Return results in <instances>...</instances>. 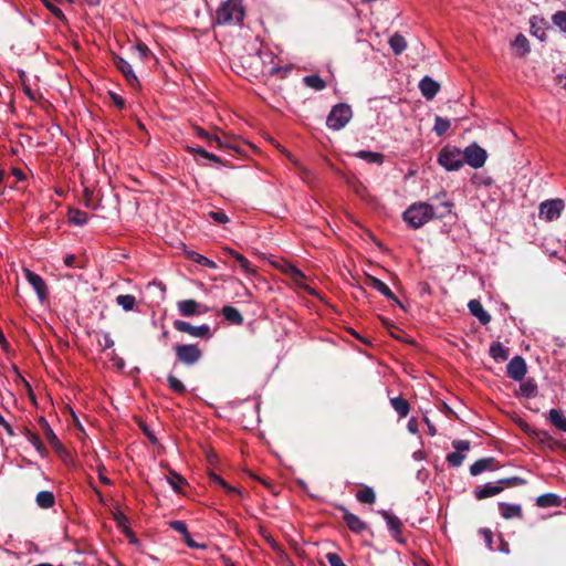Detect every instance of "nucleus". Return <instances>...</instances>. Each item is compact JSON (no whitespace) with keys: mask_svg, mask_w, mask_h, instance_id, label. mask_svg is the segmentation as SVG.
I'll return each instance as SVG.
<instances>
[{"mask_svg":"<svg viewBox=\"0 0 566 566\" xmlns=\"http://www.w3.org/2000/svg\"><path fill=\"white\" fill-rule=\"evenodd\" d=\"M452 203L443 201L438 206L426 202H417L411 205L403 212V220L413 229L421 228L433 218H443L451 213Z\"/></svg>","mask_w":566,"mask_h":566,"instance_id":"f257e3e1","label":"nucleus"},{"mask_svg":"<svg viewBox=\"0 0 566 566\" xmlns=\"http://www.w3.org/2000/svg\"><path fill=\"white\" fill-rule=\"evenodd\" d=\"M244 7L242 0H226L216 12L218 24H235L242 22Z\"/></svg>","mask_w":566,"mask_h":566,"instance_id":"f03ea898","label":"nucleus"},{"mask_svg":"<svg viewBox=\"0 0 566 566\" xmlns=\"http://www.w3.org/2000/svg\"><path fill=\"white\" fill-rule=\"evenodd\" d=\"M438 163L448 171L459 170L464 165L462 150L447 145L439 151Z\"/></svg>","mask_w":566,"mask_h":566,"instance_id":"7ed1b4c3","label":"nucleus"},{"mask_svg":"<svg viewBox=\"0 0 566 566\" xmlns=\"http://www.w3.org/2000/svg\"><path fill=\"white\" fill-rule=\"evenodd\" d=\"M352 116L353 112L349 105L337 104L329 112L326 119V125L331 129L339 130L347 125Z\"/></svg>","mask_w":566,"mask_h":566,"instance_id":"20e7f679","label":"nucleus"},{"mask_svg":"<svg viewBox=\"0 0 566 566\" xmlns=\"http://www.w3.org/2000/svg\"><path fill=\"white\" fill-rule=\"evenodd\" d=\"M463 164L469 165L474 169H479L484 166L488 159V153L485 149L480 147L476 143L470 144L462 150Z\"/></svg>","mask_w":566,"mask_h":566,"instance_id":"39448f33","label":"nucleus"},{"mask_svg":"<svg viewBox=\"0 0 566 566\" xmlns=\"http://www.w3.org/2000/svg\"><path fill=\"white\" fill-rule=\"evenodd\" d=\"M564 209L565 202L563 199L545 200L538 207V216L541 219L552 222L560 217Z\"/></svg>","mask_w":566,"mask_h":566,"instance_id":"423d86ee","label":"nucleus"},{"mask_svg":"<svg viewBox=\"0 0 566 566\" xmlns=\"http://www.w3.org/2000/svg\"><path fill=\"white\" fill-rule=\"evenodd\" d=\"M175 353L177 359L187 366L195 365L202 357V350L196 344H178L175 346Z\"/></svg>","mask_w":566,"mask_h":566,"instance_id":"0eeeda50","label":"nucleus"},{"mask_svg":"<svg viewBox=\"0 0 566 566\" xmlns=\"http://www.w3.org/2000/svg\"><path fill=\"white\" fill-rule=\"evenodd\" d=\"M174 327L180 333L189 334L196 338L208 339L211 337L210 326L207 324L192 326L190 323L177 319L174 322Z\"/></svg>","mask_w":566,"mask_h":566,"instance_id":"6e6552de","label":"nucleus"},{"mask_svg":"<svg viewBox=\"0 0 566 566\" xmlns=\"http://www.w3.org/2000/svg\"><path fill=\"white\" fill-rule=\"evenodd\" d=\"M452 447L454 448V452L447 455V461L451 467L458 468L465 459L463 452L470 450V442L468 440H454Z\"/></svg>","mask_w":566,"mask_h":566,"instance_id":"1a4fd4ad","label":"nucleus"},{"mask_svg":"<svg viewBox=\"0 0 566 566\" xmlns=\"http://www.w3.org/2000/svg\"><path fill=\"white\" fill-rule=\"evenodd\" d=\"M177 308L179 313L185 317H190L195 315L206 314L208 312V307L199 304L195 300H182L177 303Z\"/></svg>","mask_w":566,"mask_h":566,"instance_id":"9d476101","label":"nucleus"},{"mask_svg":"<svg viewBox=\"0 0 566 566\" xmlns=\"http://www.w3.org/2000/svg\"><path fill=\"white\" fill-rule=\"evenodd\" d=\"M24 276L28 283L34 289L40 301H44L48 295V287L44 280L36 273L24 269Z\"/></svg>","mask_w":566,"mask_h":566,"instance_id":"9b49d317","label":"nucleus"},{"mask_svg":"<svg viewBox=\"0 0 566 566\" xmlns=\"http://www.w3.org/2000/svg\"><path fill=\"white\" fill-rule=\"evenodd\" d=\"M507 375L511 379L521 381L526 374V363L521 356L513 357L506 367Z\"/></svg>","mask_w":566,"mask_h":566,"instance_id":"f8f14e48","label":"nucleus"},{"mask_svg":"<svg viewBox=\"0 0 566 566\" xmlns=\"http://www.w3.org/2000/svg\"><path fill=\"white\" fill-rule=\"evenodd\" d=\"M114 63L116 67L122 72V74L125 76L126 81L129 83L133 87L139 86V81L132 67V65L123 57L115 56Z\"/></svg>","mask_w":566,"mask_h":566,"instance_id":"ddd939ff","label":"nucleus"},{"mask_svg":"<svg viewBox=\"0 0 566 566\" xmlns=\"http://www.w3.org/2000/svg\"><path fill=\"white\" fill-rule=\"evenodd\" d=\"M419 90L426 99L431 101L434 98V96L440 91V84L437 81H434L432 77L424 76L419 82Z\"/></svg>","mask_w":566,"mask_h":566,"instance_id":"4468645a","label":"nucleus"},{"mask_svg":"<svg viewBox=\"0 0 566 566\" xmlns=\"http://www.w3.org/2000/svg\"><path fill=\"white\" fill-rule=\"evenodd\" d=\"M468 307L473 316H475L480 323L486 325L491 321V315L484 311L482 304L478 300H471L468 304Z\"/></svg>","mask_w":566,"mask_h":566,"instance_id":"2eb2a0df","label":"nucleus"},{"mask_svg":"<svg viewBox=\"0 0 566 566\" xmlns=\"http://www.w3.org/2000/svg\"><path fill=\"white\" fill-rule=\"evenodd\" d=\"M379 513L384 517V520L386 521L387 526H388L389 531L391 532V535L395 538H398L400 533H401V522H400V520L397 516L390 514L387 511H380Z\"/></svg>","mask_w":566,"mask_h":566,"instance_id":"dca6fc26","label":"nucleus"},{"mask_svg":"<svg viewBox=\"0 0 566 566\" xmlns=\"http://www.w3.org/2000/svg\"><path fill=\"white\" fill-rule=\"evenodd\" d=\"M368 280L370 282L371 287H374L375 290L380 292L387 298H389V300L396 302L397 304H399L400 306H402L400 304V302L397 300V297L394 295L391 290L382 281H380L379 279H377L375 276H368Z\"/></svg>","mask_w":566,"mask_h":566,"instance_id":"f3484780","label":"nucleus"},{"mask_svg":"<svg viewBox=\"0 0 566 566\" xmlns=\"http://www.w3.org/2000/svg\"><path fill=\"white\" fill-rule=\"evenodd\" d=\"M494 458H483L478 460L470 467V473L474 476L479 475L486 470H492L494 468Z\"/></svg>","mask_w":566,"mask_h":566,"instance_id":"a211bd4d","label":"nucleus"},{"mask_svg":"<svg viewBox=\"0 0 566 566\" xmlns=\"http://www.w3.org/2000/svg\"><path fill=\"white\" fill-rule=\"evenodd\" d=\"M510 350L500 342H494L490 346V356L496 361H504L509 358Z\"/></svg>","mask_w":566,"mask_h":566,"instance_id":"6ab92c4d","label":"nucleus"},{"mask_svg":"<svg viewBox=\"0 0 566 566\" xmlns=\"http://www.w3.org/2000/svg\"><path fill=\"white\" fill-rule=\"evenodd\" d=\"M344 521L348 528L355 533H360L366 528V524L358 516L347 511L344 513Z\"/></svg>","mask_w":566,"mask_h":566,"instance_id":"aec40b11","label":"nucleus"},{"mask_svg":"<svg viewBox=\"0 0 566 566\" xmlns=\"http://www.w3.org/2000/svg\"><path fill=\"white\" fill-rule=\"evenodd\" d=\"M222 315L227 321L232 324L241 325L243 323V316L241 313L233 306L226 305L221 310Z\"/></svg>","mask_w":566,"mask_h":566,"instance_id":"412c9836","label":"nucleus"},{"mask_svg":"<svg viewBox=\"0 0 566 566\" xmlns=\"http://www.w3.org/2000/svg\"><path fill=\"white\" fill-rule=\"evenodd\" d=\"M503 489L499 485L488 483L482 488L475 490V497L479 500L486 499L499 494Z\"/></svg>","mask_w":566,"mask_h":566,"instance_id":"4be33fe9","label":"nucleus"},{"mask_svg":"<svg viewBox=\"0 0 566 566\" xmlns=\"http://www.w3.org/2000/svg\"><path fill=\"white\" fill-rule=\"evenodd\" d=\"M390 405L400 418L407 417L410 411L409 402L401 397L391 398Z\"/></svg>","mask_w":566,"mask_h":566,"instance_id":"5701e85b","label":"nucleus"},{"mask_svg":"<svg viewBox=\"0 0 566 566\" xmlns=\"http://www.w3.org/2000/svg\"><path fill=\"white\" fill-rule=\"evenodd\" d=\"M35 502L41 509H50L54 505L55 497L51 491H41L36 494Z\"/></svg>","mask_w":566,"mask_h":566,"instance_id":"b1692460","label":"nucleus"},{"mask_svg":"<svg viewBox=\"0 0 566 566\" xmlns=\"http://www.w3.org/2000/svg\"><path fill=\"white\" fill-rule=\"evenodd\" d=\"M187 259L210 269H217V263L193 250L186 251Z\"/></svg>","mask_w":566,"mask_h":566,"instance_id":"393cba45","label":"nucleus"},{"mask_svg":"<svg viewBox=\"0 0 566 566\" xmlns=\"http://www.w3.org/2000/svg\"><path fill=\"white\" fill-rule=\"evenodd\" d=\"M537 394V385L533 379H527L520 385L518 395L525 398L535 397Z\"/></svg>","mask_w":566,"mask_h":566,"instance_id":"a878e982","label":"nucleus"},{"mask_svg":"<svg viewBox=\"0 0 566 566\" xmlns=\"http://www.w3.org/2000/svg\"><path fill=\"white\" fill-rule=\"evenodd\" d=\"M500 507L502 516L506 520L522 516V509L520 505L502 503Z\"/></svg>","mask_w":566,"mask_h":566,"instance_id":"bb28decb","label":"nucleus"},{"mask_svg":"<svg viewBox=\"0 0 566 566\" xmlns=\"http://www.w3.org/2000/svg\"><path fill=\"white\" fill-rule=\"evenodd\" d=\"M389 45L396 55L402 53L407 48L405 38L398 33H395L389 39Z\"/></svg>","mask_w":566,"mask_h":566,"instance_id":"cd10ccee","label":"nucleus"},{"mask_svg":"<svg viewBox=\"0 0 566 566\" xmlns=\"http://www.w3.org/2000/svg\"><path fill=\"white\" fill-rule=\"evenodd\" d=\"M67 219L73 224L83 226L87 222L88 216L85 211H82L80 209H70L67 213Z\"/></svg>","mask_w":566,"mask_h":566,"instance_id":"c85d7f7f","label":"nucleus"},{"mask_svg":"<svg viewBox=\"0 0 566 566\" xmlns=\"http://www.w3.org/2000/svg\"><path fill=\"white\" fill-rule=\"evenodd\" d=\"M559 497L554 493H546L543 495H539L536 499V504L539 507H551V506H557L559 505Z\"/></svg>","mask_w":566,"mask_h":566,"instance_id":"c756f323","label":"nucleus"},{"mask_svg":"<svg viewBox=\"0 0 566 566\" xmlns=\"http://www.w3.org/2000/svg\"><path fill=\"white\" fill-rule=\"evenodd\" d=\"M549 420L557 429L566 432V417L559 410L551 409Z\"/></svg>","mask_w":566,"mask_h":566,"instance_id":"7c9ffc66","label":"nucleus"},{"mask_svg":"<svg viewBox=\"0 0 566 566\" xmlns=\"http://www.w3.org/2000/svg\"><path fill=\"white\" fill-rule=\"evenodd\" d=\"M116 303L124 311L128 312L134 310L136 305V298L130 294H120L116 297Z\"/></svg>","mask_w":566,"mask_h":566,"instance_id":"2f4dec72","label":"nucleus"},{"mask_svg":"<svg viewBox=\"0 0 566 566\" xmlns=\"http://www.w3.org/2000/svg\"><path fill=\"white\" fill-rule=\"evenodd\" d=\"M356 157L370 163V164H382L384 156L379 153L368 151V150H360L356 154Z\"/></svg>","mask_w":566,"mask_h":566,"instance_id":"473e14b6","label":"nucleus"},{"mask_svg":"<svg viewBox=\"0 0 566 566\" xmlns=\"http://www.w3.org/2000/svg\"><path fill=\"white\" fill-rule=\"evenodd\" d=\"M356 499L366 504H373L376 501V494L369 486H365L356 493Z\"/></svg>","mask_w":566,"mask_h":566,"instance_id":"72a5a7b5","label":"nucleus"},{"mask_svg":"<svg viewBox=\"0 0 566 566\" xmlns=\"http://www.w3.org/2000/svg\"><path fill=\"white\" fill-rule=\"evenodd\" d=\"M451 126V122L448 118L436 116L433 132L438 136L444 135Z\"/></svg>","mask_w":566,"mask_h":566,"instance_id":"f704fd0d","label":"nucleus"},{"mask_svg":"<svg viewBox=\"0 0 566 566\" xmlns=\"http://www.w3.org/2000/svg\"><path fill=\"white\" fill-rule=\"evenodd\" d=\"M195 129H196L197 135L200 136L201 138H205L209 146H212L213 144H216L218 147L222 146V143H221V139L219 136L212 135L209 132H207L203 128L198 127V126Z\"/></svg>","mask_w":566,"mask_h":566,"instance_id":"c9c22d12","label":"nucleus"},{"mask_svg":"<svg viewBox=\"0 0 566 566\" xmlns=\"http://www.w3.org/2000/svg\"><path fill=\"white\" fill-rule=\"evenodd\" d=\"M304 83L311 87V88H314L316 91H321L323 88H325L326 86V83L324 82V80L318 76V75H307L304 77Z\"/></svg>","mask_w":566,"mask_h":566,"instance_id":"e433bc0d","label":"nucleus"},{"mask_svg":"<svg viewBox=\"0 0 566 566\" xmlns=\"http://www.w3.org/2000/svg\"><path fill=\"white\" fill-rule=\"evenodd\" d=\"M44 423V430H45V438L49 441V443L55 448L56 450L62 449V446L56 437V434L53 432V430L50 428L46 421H43Z\"/></svg>","mask_w":566,"mask_h":566,"instance_id":"4c0bfd02","label":"nucleus"},{"mask_svg":"<svg viewBox=\"0 0 566 566\" xmlns=\"http://www.w3.org/2000/svg\"><path fill=\"white\" fill-rule=\"evenodd\" d=\"M513 46L520 51L521 55H524L525 53H527L530 51L528 41H527L526 36L523 34L516 35V38L513 42Z\"/></svg>","mask_w":566,"mask_h":566,"instance_id":"58836bf2","label":"nucleus"},{"mask_svg":"<svg viewBox=\"0 0 566 566\" xmlns=\"http://www.w3.org/2000/svg\"><path fill=\"white\" fill-rule=\"evenodd\" d=\"M290 279L298 287L308 291L311 294H314V291L305 283L306 276H305V274L301 270L297 269V274H294Z\"/></svg>","mask_w":566,"mask_h":566,"instance_id":"ea45409f","label":"nucleus"},{"mask_svg":"<svg viewBox=\"0 0 566 566\" xmlns=\"http://www.w3.org/2000/svg\"><path fill=\"white\" fill-rule=\"evenodd\" d=\"M552 21L562 32L566 33V12L557 11L553 17Z\"/></svg>","mask_w":566,"mask_h":566,"instance_id":"a19ab883","label":"nucleus"},{"mask_svg":"<svg viewBox=\"0 0 566 566\" xmlns=\"http://www.w3.org/2000/svg\"><path fill=\"white\" fill-rule=\"evenodd\" d=\"M167 381H168L169 387L174 391H176L178 394H184L186 391L185 385L176 376L169 375L168 378H167Z\"/></svg>","mask_w":566,"mask_h":566,"instance_id":"79ce46f5","label":"nucleus"},{"mask_svg":"<svg viewBox=\"0 0 566 566\" xmlns=\"http://www.w3.org/2000/svg\"><path fill=\"white\" fill-rule=\"evenodd\" d=\"M232 256L238 261V263L240 264V266L242 268V270L245 273H254V270L252 269L251 263L244 255H242L238 252H232Z\"/></svg>","mask_w":566,"mask_h":566,"instance_id":"37998d69","label":"nucleus"},{"mask_svg":"<svg viewBox=\"0 0 566 566\" xmlns=\"http://www.w3.org/2000/svg\"><path fill=\"white\" fill-rule=\"evenodd\" d=\"M134 50L142 61L148 59V56L151 54L148 46L143 42H137V44L134 46Z\"/></svg>","mask_w":566,"mask_h":566,"instance_id":"c03bdc74","label":"nucleus"},{"mask_svg":"<svg viewBox=\"0 0 566 566\" xmlns=\"http://www.w3.org/2000/svg\"><path fill=\"white\" fill-rule=\"evenodd\" d=\"M275 554L277 556V563H281L285 566H293L292 560L290 559L287 553L283 549L281 546L277 551H275Z\"/></svg>","mask_w":566,"mask_h":566,"instance_id":"a18cd8bd","label":"nucleus"},{"mask_svg":"<svg viewBox=\"0 0 566 566\" xmlns=\"http://www.w3.org/2000/svg\"><path fill=\"white\" fill-rule=\"evenodd\" d=\"M208 217L218 223H227L229 221L228 216L222 211H210Z\"/></svg>","mask_w":566,"mask_h":566,"instance_id":"49530a36","label":"nucleus"},{"mask_svg":"<svg viewBox=\"0 0 566 566\" xmlns=\"http://www.w3.org/2000/svg\"><path fill=\"white\" fill-rule=\"evenodd\" d=\"M169 525L171 528L182 534V536L188 532L187 524L184 521H172Z\"/></svg>","mask_w":566,"mask_h":566,"instance_id":"de8ad7c7","label":"nucleus"},{"mask_svg":"<svg viewBox=\"0 0 566 566\" xmlns=\"http://www.w3.org/2000/svg\"><path fill=\"white\" fill-rule=\"evenodd\" d=\"M480 534L482 535V537H483L486 546L489 547V549H493V547H492L493 534H492L491 530L482 528V530H480Z\"/></svg>","mask_w":566,"mask_h":566,"instance_id":"09e8293b","label":"nucleus"},{"mask_svg":"<svg viewBox=\"0 0 566 566\" xmlns=\"http://www.w3.org/2000/svg\"><path fill=\"white\" fill-rule=\"evenodd\" d=\"M326 558L331 566H346L336 553H328Z\"/></svg>","mask_w":566,"mask_h":566,"instance_id":"8fccbe9b","label":"nucleus"},{"mask_svg":"<svg viewBox=\"0 0 566 566\" xmlns=\"http://www.w3.org/2000/svg\"><path fill=\"white\" fill-rule=\"evenodd\" d=\"M182 537H184L186 544L188 545V547H190V548L205 549L207 547L206 544H199V543L195 542L192 539V537L190 536L189 532H187Z\"/></svg>","mask_w":566,"mask_h":566,"instance_id":"3c124183","label":"nucleus"},{"mask_svg":"<svg viewBox=\"0 0 566 566\" xmlns=\"http://www.w3.org/2000/svg\"><path fill=\"white\" fill-rule=\"evenodd\" d=\"M282 272L286 274L289 277H292L294 274H297V268L289 262H284L282 265Z\"/></svg>","mask_w":566,"mask_h":566,"instance_id":"603ef678","label":"nucleus"},{"mask_svg":"<svg viewBox=\"0 0 566 566\" xmlns=\"http://www.w3.org/2000/svg\"><path fill=\"white\" fill-rule=\"evenodd\" d=\"M169 483L174 490H179L180 485L185 483V480L181 475L174 473L172 478L169 480Z\"/></svg>","mask_w":566,"mask_h":566,"instance_id":"864d4df0","label":"nucleus"},{"mask_svg":"<svg viewBox=\"0 0 566 566\" xmlns=\"http://www.w3.org/2000/svg\"><path fill=\"white\" fill-rule=\"evenodd\" d=\"M44 6L56 17V18H63V12L61 9L52 4L49 0H42Z\"/></svg>","mask_w":566,"mask_h":566,"instance_id":"5fc2aeb1","label":"nucleus"},{"mask_svg":"<svg viewBox=\"0 0 566 566\" xmlns=\"http://www.w3.org/2000/svg\"><path fill=\"white\" fill-rule=\"evenodd\" d=\"M509 486H516V485H523L526 483V481L518 476H512L509 479L503 480Z\"/></svg>","mask_w":566,"mask_h":566,"instance_id":"6e6d98bb","label":"nucleus"},{"mask_svg":"<svg viewBox=\"0 0 566 566\" xmlns=\"http://www.w3.org/2000/svg\"><path fill=\"white\" fill-rule=\"evenodd\" d=\"M99 345L103 346L104 349L112 348L114 346V340L108 333L103 335V340H99Z\"/></svg>","mask_w":566,"mask_h":566,"instance_id":"4d7b16f0","label":"nucleus"},{"mask_svg":"<svg viewBox=\"0 0 566 566\" xmlns=\"http://www.w3.org/2000/svg\"><path fill=\"white\" fill-rule=\"evenodd\" d=\"M30 441L31 443L35 447V449L39 451V452H43L44 451V446L42 443V441L40 440V438L35 434H32L30 437Z\"/></svg>","mask_w":566,"mask_h":566,"instance_id":"13d9d810","label":"nucleus"},{"mask_svg":"<svg viewBox=\"0 0 566 566\" xmlns=\"http://www.w3.org/2000/svg\"><path fill=\"white\" fill-rule=\"evenodd\" d=\"M407 429L410 433L416 434L419 431L418 421L415 418H411L407 423Z\"/></svg>","mask_w":566,"mask_h":566,"instance_id":"bf43d9fd","label":"nucleus"},{"mask_svg":"<svg viewBox=\"0 0 566 566\" xmlns=\"http://www.w3.org/2000/svg\"><path fill=\"white\" fill-rule=\"evenodd\" d=\"M64 264L69 268H73V266L80 268V265L76 264V256L74 254L66 255L64 258Z\"/></svg>","mask_w":566,"mask_h":566,"instance_id":"052dcab7","label":"nucleus"},{"mask_svg":"<svg viewBox=\"0 0 566 566\" xmlns=\"http://www.w3.org/2000/svg\"><path fill=\"white\" fill-rule=\"evenodd\" d=\"M264 538L274 552L281 547V545L271 535H265Z\"/></svg>","mask_w":566,"mask_h":566,"instance_id":"680f3d73","label":"nucleus"},{"mask_svg":"<svg viewBox=\"0 0 566 566\" xmlns=\"http://www.w3.org/2000/svg\"><path fill=\"white\" fill-rule=\"evenodd\" d=\"M209 479H210L212 482H214V483L219 484L221 488H222L223 485H226V483H227V482H226L221 476H219L218 474H216V473H213V472H210V473H209Z\"/></svg>","mask_w":566,"mask_h":566,"instance_id":"e2e57ef3","label":"nucleus"},{"mask_svg":"<svg viewBox=\"0 0 566 566\" xmlns=\"http://www.w3.org/2000/svg\"><path fill=\"white\" fill-rule=\"evenodd\" d=\"M114 516H115V520L117 521V523L119 524V526H122V527L126 526L127 518L122 512L115 513Z\"/></svg>","mask_w":566,"mask_h":566,"instance_id":"0e129e2a","label":"nucleus"},{"mask_svg":"<svg viewBox=\"0 0 566 566\" xmlns=\"http://www.w3.org/2000/svg\"><path fill=\"white\" fill-rule=\"evenodd\" d=\"M557 84L566 90V72L556 76Z\"/></svg>","mask_w":566,"mask_h":566,"instance_id":"69168bd1","label":"nucleus"},{"mask_svg":"<svg viewBox=\"0 0 566 566\" xmlns=\"http://www.w3.org/2000/svg\"><path fill=\"white\" fill-rule=\"evenodd\" d=\"M226 492H228L229 494H239L241 495V491L238 490L237 488L234 486H231L230 484L226 483V485L222 486Z\"/></svg>","mask_w":566,"mask_h":566,"instance_id":"338daca9","label":"nucleus"},{"mask_svg":"<svg viewBox=\"0 0 566 566\" xmlns=\"http://www.w3.org/2000/svg\"><path fill=\"white\" fill-rule=\"evenodd\" d=\"M12 175L17 178V180H23L25 178L24 174L22 172L21 169L19 168H13L12 169Z\"/></svg>","mask_w":566,"mask_h":566,"instance_id":"774afa93","label":"nucleus"}]
</instances>
